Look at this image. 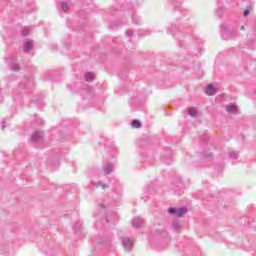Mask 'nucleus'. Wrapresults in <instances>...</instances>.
<instances>
[{"instance_id":"nucleus-4","label":"nucleus","mask_w":256,"mask_h":256,"mask_svg":"<svg viewBox=\"0 0 256 256\" xmlns=\"http://www.w3.org/2000/svg\"><path fill=\"white\" fill-rule=\"evenodd\" d=\"M6 64L8 65L9 69H11V71H19V69H21L17 63V58L13 55H10L6 58Z\"/></svg>"},{"instance_id":"nucleus-6","label":"nucleus","mask_w":256,"mask_h":256,"mask_svg":"<svg viewBox=\"0 0 256 256\" xmlns=\"http://www.w3.org/2000/svg\"><path fill=\"white\" fill-rule=\"evenodd\" d=\"M154 237L156 239H164V241H166V243H168V241H169V234L165 231L164 228L156 229L154 232Z\"/></svg>"},{"instance_id":"nucleus-18","label":"nucleus","mask_w":256,"mask_h":256,"mask_svg":"<svg viewBox=\"0 0 256 256\" xmlns=\"http://www.w3.org/2000/svg\"><path fill=\"white\" fill-rule=\"evenodd\" d=\"M61 160L60 156H55L54 158H49L47 160L48 165H51L52 167H55L59 164V161Z\"/></svg>"},{"instance_id":"nucleus-7","label":"nucleus","mask_w":256,"mask_h":256,"mask_svg":"<svg viewBox=\"0 0 256 256\" xmlns=\"http://www.w3.org/2000/svg\"><path fill=\"white\" fill-rule=\"evenodd\" d=\"M238 35L239 33L235 30V28H233V26H226V29H225L226 40L235 39L237 38Z\"/></svg>"},{"instance_id":"nucleus-15","label":"nucleus","mask_w":256,"mask_h":256,"mask_svg":"<svg viewBox=\"0 0 256 256\" xmlns=\"http://www.w3.org/2000/svg\"><path fill=\"white\" fill-rule=\"evenodd\" d=\"M209 97H212V95H215V93H217V88H215V86H213V84H209L205 91H204Z\"/></svg>"},{"instance_id":"nucleus-21","label":"nucleus","mask_w":256,"mask_h":256,"mask_svg":"<svg viewBox=\"0 0 256 256\" xmlns=\"http://www.w3.org/2000/svg\"><path fill=\"white\" fill-rule=\"evenodd\" d=\"M45 123V121H43V118H40L39 116L35 115L34 116V120L32 121V124L35 125L37 124L38 126H41Z\"/></svg>"},{"instance_id":"nucleus-45","label":"nucleus","mask_w":256,"mask_h":256,"mask_svg":"<svg viewBox=\"0 0 256 256\" xmlns=\"http://www.w3.org/2000/svg\"><path fill=\"white\" fill-rule=\"evenodd\" d=\"M67 25H68L69 27H71V25L69 24V21H67Z\"/></svg>"},{"instance_id":"nucleus-32","label":"nucleus","mask_w":256,"mask_h":256,"mask_svg":"<svg viewBox=\"0 0 256 256\" xmlns=\"http://www.w3.org/2000/svg\"><path fill=\"white\" fill-rule=\"evenodd\" d=\"M188 114L190 115V117H195V115H197V109L189 108L188 109Z\"/></svg>"},{"instance_id":"nucleus-16","label":"nucleus","mask_w":256,"mask_h":256,"mask_svg":"<svg viewBox=\"0 0 256 256\" xmlns=\"http://www.w3.org/2000/svg\"><path fill=\"white\" fill-rule=\"evenodd\" d=\"M114 193L116 194L117 199L123 197V186L121 184H116Z\"/></svg>"},{"instance_id":"nucleus-24","label":"nucleus","mask_w":256,"mask_h":256,"mask_svg":"<svg viewBox=\"0 0 256 256\" xmlns=\"http://www.w3.org/2000/svg\"><path fill=\"white\" fill-rule=\"evenodd\" d=\"M93 79H95L93 72H87L85 74V81H87V83H91V81H93Z\"/></svg>"},{"instance_id":"nucleus-23","label":"nucleus","mask_w":256,"mask_h":256,"mask_svg":"<svg viewBox=\"0 0 256 256\" xmlns=\"http://www.w3.org/2000/svg\"><path fill=\"white\" fill-rule=\"evenodd\" d=\"M16 79H17V76H15V74H11L5 78V81L7 85H11V83H13V81H16Z\"/></svg>"},{"instance_id":"nucleus-1","label":"nucleus","mask_w":256,"mask_h":256,"mask_svg":"<svg viewBox=\"0 0 256 256\" xmlns=\"http://www.w3.org/2000/svg\"><path fill=\"white\" fill-rule=\"evenodd\" d=\"M183 3V0H172L171 2V9L176 11L175 17L176 21H180V26L178 24H172L170 33L173 35L174 39H178L180 43V47H183V44H181V41H183V37H185V33L183 32V29H188L189 27V17H191V12L186 9H181V5Z\"/></svg>"},{"instance_id":"nucleus-40","label":"nucleus","mask_w":256,"mask_h":256,"mask_svg":"<svg viewBox=\"0 0 256 256\" xmlns=\"http://www.w3.org/2000/svg\"><path fill=\"white\" fill-rule=\"evenodd\" d=\"M251 11L249 9L244 10V17H247Z\"/></svg>"},{"instance_id":"nucleus-31","label":"nucleus","mask_w":256,"mask_h":256,"mask_svg":"<svg viewBox=\"0 0 256 256\" xmlns=\"http://www.w3.org/2000/svg\"><path fill=\"white\" fill-rule=\"evenodd\" d=\"M131 125H132V127H135V129H140L141 121H139V120H132Z\"/></svg>"},{"instance_id":"nucleus-39","label":"nucleus","mask_w":256,"mask_h":256,"mask_svg":"<svg viewBox=\"0 0 256 256\" xmlns=\"http://www.w3.org/2000/svg\"><path fill=\"white\" fill-rule=\"evenodd\" d=\"M126 36L133 37V31H131V30L126 31Z\"/></svg>"},{"instance_id":"nucleus-44","label":"nucleus","mask_w":256,"mask_h":256,"mask_svg":"<svg viewBox=\"0 0 256 256\" xmlns=\"http://www.w3.org/2000/svg\"><path fill=\"white\" fill-rule=\"evenodd\" d=\"M226 195L229 197V190L226 191Z\"/></svg>"},{"instance_id":"nucleus-9","label":"nucleus","mask_w":256,"mask_h":256,"mask_svg":"<svg viewBox=\"0 0 256 256\" xmlns=\"http://www.w3.org/2000/svg\"><path fill=\"white\" fill-rule=\"evenodd\" d=\"M31 143H43V131H35L30 138Z\"/></svg>"},{"instance_id":"nucleus-37","label":"nucleus","mask_w":256,"mask_h":256,"mask_svg":"<svg viewBox=\"0 0 256 256\" xmlns=\"http://www.w3.org/2000/svg\"><path fill=\"white\" fill-rule=\"evenodd\" d=\"M203 157H204V159H212L213 158V154L211 152L207 153V154H203Z\"/></svg>"},{"instance_id":"nucleus-5","label":"nucleus","mask_w":256,"mask_h":256,"mask_svg":"<svg viewBox=\"0 0 256 256\" xmlns=\"http://www.w3.org/2000/svg\"><path fill=\"white\" fill-rule=\"evenodd\" d=\"M34 85H35V78L31 76V77L25 78L24 81L19 84V88L29 90V89H33Z\"/></svg>"},{"instance_id":"nucleus-36","label":"nucleus","mask_w":256,"mask_h":256,"mask_svg":"<svg viewBox=\"0 0 256 256\" xmlns=\"http://www.w3.org/2000/svg\"><path fill=\"white\" fill-rule=\"evenodd\" d=\"M112 43H117L118 45H121V38H117V37L113 38Z\"/></svg>"},{"instance_id":"nucleus-27","label":"nucleus","mask_w":256,"mask_h":256,"mask_svg":"<svg viewBox=\"0 0 256 256\" xmlns=\"http://www.w3.org/2000/svg\"><path fill=\"white\" fill-rule=\"evenodd\" d=\"M198 53H203V40L197 39Z\"/></svg>"},{"instance_id":"nucleus-41","label":"nucleus","mask_w":256,"mask_h":256,"mask_svg":"<svg viewBox=\"0 0 256 256\" xmlns=\"http://www.w3.org/2000/svg\"><path fill=\"white\" fill-rule=\"evenodd\" d=\"M111 149H112V151H113L114 155H116V153H117V148H115V146H114V145H112V146H111Z\"/></svg>"},{"instance_id":"nucleus-35","label":"nucleus","mask_w":256,"mask_h":256,"mask_svg":"<svg viewBox=\"0 0 256 256\" xmlns=\"http://www.w3.org/2000/svg\"><path fill=\"white\" fill-rule=\"evenodd\" d=\"M7 125H8L7 120H2L1 130L5 131V127H7Z\"/></svg>"},{"instance_id":"nucleus-30","label":"nucleus","mask_w":256,"mask_h":256,"mask_svg":"<svg viewBox=\"0 0 256 256\" xmlns=\"http://www.w3.org/2000/svg\"><path fill=\"white\" fill-rule=\"evenodd\" d=\"M31 33V30L27 27H24L21 31L22 37H28V35Z\"/></svg>"},{"instance_id":"nucleus-34","label":"nucleus","mask_w":256,"mask_h":256,"mask_svg":"<svg viewBox=\"0 0 256 256\" xmlns=\"http://www.w3.org/2000/svg\"><path fill=\"white\" fill-rule=\"evenodd\" d=\"M220 35L222 39H224L223 36L225 35V24L220 25Z\"/></svg>"},{"instance_id":"nucleus-10","label":"nucleus","mask_w":256,"mask_h":256,"mask_svg":"<svg viewBox=\"0 0 256 256\" xmlns=\"http://www.w3.org/2000/svg\"><path fill=\"white\" fill-rule=\"evenodd\" d=\"M122 245L125 251H131L133 249V240L129 237H122Z\"/></svg>"},{"instance_id":"nucleus-17","label":"nucleus","mask_w":256,"mask_h":256,"mask_svg":"<svg viewBox=\"0 0 256 256\" xmlns=\"http://www.w3.org/2000/svg\"><path fill=\"white\" fill-rule=\"evenodd\" d=\"M132 227H134L135 229H141V227H143V219L134 218L132 220Z\"/></svg>"},{"instance_id":"nucleus-8","label":"nucleus","mask_w":256,"mask_h":256,"mask_svg":"<svg viewBox=\"0 0 256 256\" xmlns=\"http://www.w3.org/2000/svg\"><path fill=\"white\" fill-rule=\"evenodd\" d=\"M228 163L230 165H235V161H237L239 159V151L237 150H229L228 151Z\"/></svg>"},{"instance_id":"nucleus-22","label":"nucleus","mask_w":256,"mask_h":256,"mask_svg":"<svg viewBox=\"0 0 256 256\" xmlns=\"http://www.w3.org/2000/svg\"><path fill=\"white\" fill-rule=\"evenodd\" d=\"M111 219H112L113 221L117 220V213L112 212L110 216H107V217L105 218V221H106V223H108V225H111Z\"/></svg>"},{"instance_id":"nucleus-13","label":"nucleus","mask_w":256,"mask_h":256,"mask_svg":"<svg viewBox=\"0 0 256 256\" xmlns=\"http://www.w3.org/2000/svg\"><path fill=\"white\" fill-rule=\"evenodd\" d=\"M253 219L250 217L244 216L239 219L238 223L242 225V227H251Z\"/></svg>"},{"instance_id":"nucleus-47","label":"nucleus","mask_w":256,"mask_h":256,"mask_svg":"<svg viewBox=\"0 0 256 256\" xmlns=\"http://www.w3.org/2000/svg\"><path fill=\"white\" fill-rule=\"evenodd\" d=\"M174 191H177V189H174Z\"/></svg>"},{"instance_id":"nucleus-3","label":"nucleus","mask_w":256,"mask_h":256,"mask_svg":"<svg viewBox=\"0 0 256 256\" xmlns=\"http://www.w3.org/2000/svg\"><path fill=\"white\" fill-rule=\"evenodd\" d=\"M188 209L187 207H170L168 208L169 215H172L173 217H183V215H186Z\"/></svg>"},{"instance_id":"nucleus-11","label":"nucleus","mask_w":256,"mask_h":256,"mask_svg":"<svg viewBox=\"0 0 256 256\" xmlns=\"http://www.w3.org/2000/svg\"><path fill=\"white\" fill-rule=\"evenodd\" d=\"M226 112L230 115H237V113H239V107H237L235 103H229L226 106Z\"/></svg>"},{"instance_id":"nucleus-29","label":"nucleus","mask_w":256,"mask_h":256,"mask_svg":"<svg viewBox=\"0 0 256 256\" xmlns=\"http://www.w3.org/2000/svg\"><path fill=\"white\" fill-rule=\"evenodd\" d=\"M82 227H83V224H82L81 222L77 221V222L75 223V225H74V231H75V233H78V231H81Z\"/></svg>"},{"instance_id":"nucleus-42","label":"nucleus","mask_w":256,"mask_h":256,"mask_svg":"<svg viewBox=\"0 0 256 256\" xmlns=\"http://www.w3.org/2000/svg\"><path fill=\"white\" fill-rule=\"evenodd\" d=\"M105 150L108 152V153H111V149L109 147H105Z\"/></svg>"},{"instance_id":"nucleus-38","label":"nucleus","mask_w":256,"mask_h":256,"mask_svg":"<svg viewBox=\"0 0 256 256\" xmlns=\"http://www.w3.org/2000/svg\"><path fill=\"white\" fill-rule=\"evenodd\" d=\"M35 104L41 106V105H43V100L42 99H37L35 101Z\"/></svg>"},{"instance_id":"nucleus-33","label":"nucleus","mask_w":256,"mask_h":256,"mask_svg":"<svg viewBox=\"0 0 256 256\" xmlns=\"http://www.w3.org/2000/svg\"><path fill=\"white\" fill-rule=\"evenodd\" d=\"M100 243L102 245L109 246V245H111V238H106L105 240H102Z\"/></svg>"},{"instance_id":"nucleus-28","label":"nucleus","mask_w":256,"mask_h":256,"mask_svg":"<svg viewBox=\"0 0 256 256\" xmlns=\"http://www.w3.org/2000/svg\"><path fill=\"white\" fill-rule=\"evenodd\" d=\"M172 229H174V231H181V224H179V222L174 221L172 222Z\"/></svg>"},{"instance_id":"nucleus-46","label":"nucleus","mask_w":256,"mask_h":256,"mask_svg":"<svg viewBox=\"0 0 256 256\" xmlns=\"http://www.w3.org/2000/svg\"><path fill=\"white\" fill-rule=\"evenodd\" d=\"M178 187H181V183L178 184Z\"/></svg>"},{"instance_id":"nucleus-20","label":"nucleus","mask_w":256,"mask_h":256,"mask_svg":"<svg viewBox=\"0 0 256 256\" xmlns=\"http://www.w3.org/2000/svg\"><path fill=\"white\" fill-rule=\"evenodd\" d=\"M103 171H104V175H109L112 171H113V164L111 163H107L104 167H103Z\"/></svg>"},{"instance_id":"nucleus-43","label":"nucleus","mask_w":256,"mask_h":256,"mask_svg":"<svg viewBox=\"0 0 256 256\" xmlns=\"http://www.w3.org/2000/svg\"><path fill=\"white\" fill-rule=\"evenodd\" d=\"M240 29H241V31H244L245 30V26H241Z\"/></svg>"},{"instance_id":"nucleus-14","label":"nucleus","mask_w":256,"mask_h":256,"mask_svg":"<svg viewBox=\"0 0 256 256\" xmlns=\"http://www.w3.org/2000/svg\"><path fill=\"white\" fill-rule=\"evenodd\" d=\"M33 49V40H26L23 44L24 53H31Z\"/></svg>"},{"instance_id":"nucleus-19","label":"nucleus","mask_w":256,"mask_h":256,"mask_svg":"<svg viewBox=\"0 0 256 256\" xmlns=\"http://www.w3.org/2000/svg\"><path fill=\"white\" fill-rule=\"evenodd\" d=\"M98 207L99 209H102V217H105L107 214V203L98 201Z\"/></svg>"},{"instance_id":"nucleus-26","label":"nucleus","mask_w":256,"mask_h":256,"mask_svg":"<svg viewBox=\"0 0 256 256\" xmlns=\"http://www.w3.org/2000/svg\"><path fill=\"white\" fill-rule=\"evenodd\" d=\"M93 186L96 188L102 187V189H105V187H107V185L101 184V182L95 183L94 181H92L91 184L89 185V189H91V187Z\"/></svg>"},{"instance_id":"nucleus-12","label":"nucleus","mask_w":256,"mask_h":256,"mask_svg":"<svg viewBox=\"0 0 256 256\" xmlns=\"http://www.w3.org/2000/svg\"><path fill=\"white\" fill-rule=\"evenodd\" d=\"M225 13V6L223 5V0H218V8L215 11L217 17H223Z\"/></svg>"},{"instance_id":"nucleus-2","label":"nucleus","mask_w":256,"mask_h":256,"mask_svg":"<svg viewBox=\"0 0 256 256\" xmlns=\"http://www.w3.org/2000/svg\"><path fill=\"white\" fill-rule=\"evenodd\" d=\"M115 11H117V13H119V15H122V22H112L110 24L111 29H117V27H119V25H123V23L127 22V17H132V23H134L135 25H141V17H139L136 13L135 10L133 8H131V5L126 4L123 6H112L110 8V13H115Z\"/></svg>"},{"instance_id":"nucleus-25","label":"nucleus","mask_w":256,"mask_h":256,"mask_svg":"<svg viewBox=\"0 0 256 256\" xmlns=\"http://www.w3.org/2000/svg\"><path fill=\"white\" fill-rule=\"evenodd\" d=\"M60 7L63 13H67V11H69V3L67 2H61Z\"/></svg>"}]
</instances>
